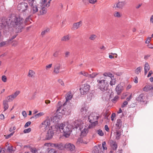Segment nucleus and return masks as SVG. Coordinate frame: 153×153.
I'll return each mask as SVG.
<instances>
[{
  "label": "nucleus",
  "instance_id": "f257e3e1",
  "mask_svg": "<svg viewBox=\"0 0 153 153\" xmlns=\"http://www.w3.org/2000/svg\"><path fill=\"white\" fill-rule=\"evenodd\" d=\"M24 20L19 15H11L6 19H2L0 23V29H7L9 31L20 32L23 28Z\"/></svg>",
  "mask_w": 153,
  "mask_h": 153
},
{
  "label": "nucleus",
  "instance_id": "f03ea898",
  "mask_svg": "<svg viewBox=\"0 0 153 153\" xmlns=\"http://www.w3.org/2000/svg\"><path fill=\"white\" fill-rule=\"evenodd\" d=\"M78 122V120L74 122V125H71L66 122L58 124L55 127L56 132L58 134L63 133L65 137H68L70 135L72 128H77L79 127L80 125L77 123Z\"/></svg>",
  "mask_w": 153,
  "mask_h": 153
},
{
  "label": "nucleus",
  "instance_id": "7ed1b4c3",
  "mask_svg": "<svg viewBox=\"0 0 153 153\" xmlns=\"http://www.w3.org/2000/svg\"><path fill=\"white\" fill-rule=\"evenodd\" d=\"M72 97V96L71 92H69L66 95L65 98L66 101L63 104L59 106L57 109L56 113L55 114H56V115H57L58 114H61L62 115H65V112L66 110V108L62 109V107H64L65 105H66L67 102L69 100H71Z\"/></svg>",
  "mask_w": 153,
  "mask_h": 153
},
{
  "label": "nucleus",
  "instance_id": "20e7f679",
  "mask_svg": "<svg viewBox=\"0 0 153 153\" xmlns=\"http://www.w3.org/2000/svg\"><path fill=\"white\" fill-rule=\"evenodd\" d=\"M105 80H97L99 88L102 92H104L108 89L107 84L105 83Z\"/></svg>",
  "mask_w": 153,
  "mask_h": 153
},
{
  "label": "nucleus",
  "instance_id": "39448f33",
  "mask_svg": "<svg viewBox=\"0 0 153 153\" xmlns=\"http://www.w3.org/2000/svg\"><path fill=\"white\" fill-rule=\"evenodd\" d=\"M65 149L72 153H74L76 152V149L75 146L72 143H67L64 145Z\"/></svg>",
  "mask_w": 153,
  "mask_h": 153
},
{
  "label": "nucleus",
  "instance_id": "423d86ee",
  "mask_svg": "<svg viewBox=\"0 0 153 153\" xmlns=\"http://www.w3.org/2000/svg\"><path fill=\"white\" fill-rule=\"evenodd\" d=\"M57 144L52 143H46L44 144L42 147V149L41 153H45L46 151L49 149L50 146L56 148Z\"/></svg>",
  "mask_w": 153,
  "mask_h": 153
},
{
  "label": "nucleus",
  "instance_id": "0eeeda50",
  "mask_svg": "<svg viewBox=\"0 0 153 153\" xmlns=\"http://www.w3.org/2000/svg\"><path fill=\"white\" fill-rule=\"evenodd\" d=\"M51 125L50 119H47L44 121L40 125V127L42 129L46 130L50 128Z\"/></svg>",
  "mask_w": 153,
  "mask_h": 153
},
{
  "label": "nucleus",
  "instance_id": "6e6552de",
  "mask_svg": "<svg viewBox=\"0 0 153 153\" xmlns=\"http://www.w3.org/2000/svg\"><path fill=\"white\" fill-rule=\"evenodd\" d=\"M28 8V4L25 2L20 3L18 6V9L22 12H25Z\"/></svg>",
  "mask_w": 153,
  "mask_h": 153
},
{
  "label": "nucleus",
  "instance_id": "1a4fd4ad",
  "mask_svg": "<svg viewBox=\"0 0 153 153\" xmlns=\"http://www.w3.org/2000/svg\"><path fill=\"white\" fill-rule=\"evenodd\" d=\"M104 76H108L110 77L111 80L110 81V84L111 86L115 85L116 83V79L114 78V76L110 72H105L103 74Z\"/></svg>",
  "mask_w": 153,
  "mask_h": 153
},
{
  "label": "nucleus",
  "instance_id": "9d476101",
  "mask_svg": "<svg viewBox=\"0 0 153 153\" xmlns=\"http://www.w3.org/2000/svg\"><path fill=\"white\" fill-rule=\"evenodd\" d=\"M77 123L78 124H79L80 125L79 127H78V128L79 127V129L81 130V137H84L87 134L88 132V127L85 126L83 128H82V129L81 128L82 127V125L81 123H80L78 121Z\"/></svg>",
  "mask_w": 153,
  "mask_h": 153
},
{
  "label": "nucleus",
  "instance_id": "9b49d317",
  "mask_svg": "<svg viewBox=\"0 0 153 153\" xmlns=\"http://www.w3.org/2000/svg\"><path fill=\"white\" fill-rule=\"evenodd\" d=\"M90 86L87 83L82 85V88L80 89V91L82 94H84L88 92L90 89Z\"/></svg>",
  "mask_w": 153,
  "mask_h": 153
},
{
  "label": "nucleus",
  "instance_id": "f8f14e48",
  "mask_svg": "<svg viewBox=\"0 0 153 153\" xmlns=\"http://www.w3.org/2000/svg\"><path fill=\"white\" fill-rule=\"evenodd\" d=\"M52 126H51L47 131V133L46 135V139L47 140H50L51 139L54 135V131L53 129Z\"/></svg>",
  "mask_w": 153,
  "mask_h": 153
},
{
  "label": "nucleus",
  "instance_id": "ddd939ff",
  "mask_svg": "<svg viewBox=\"0 0 153 153\" xmlns=\"http://www.w3.org/2000/svg\"><path fill=\"white\" fill-rule=\"evenodd\" d=\"M126 4V2L125 1H119L114 5L113 8L122 9Z\"/></svg>",
  "mask_w": 153,
  "mask_h": 153
},
{
  "label": "nucleus",
  "instance_id": "4468645a",
  "mask_svg": "<svg viewBox=\"0 0 153 153\" xmlns=\"http://www.w3.org/2000/svg\"><path fill=\"white\" fill-rule=\"evenodd\" d=\"M123 85V84L120 83L118 84L115 88V90L118 95H120L124 90Z\"/></svg>",
  "mask_w": 153,
  "mask_h": 153
},
{
  "label": "nucleus",
  "instance_id": "2eb2a0df",
  "mask_svg": "<svg viewBox=\"0 0 153 153\" xmlns=\"http://www.w3.org/2000/svg\"><path fill=\"white\" fill-rule=\"evenodd\" d=\"M20 93V91H17L14 94L7 97L6 98L8 100V101H12Z\"/></svg>",
  "mask_w": 153,
  "mask_h": 153
},
{
  "label": "nucleus",
  "instance_id": "dca6fc26",
  "mask_svg": "<svg viewBox=\"0 0 153 153\" xmlns=\"http://www.w3.org/2000/svg\"><path fill=\"white\" fill-rule=\"evenodd\" d=\"M82 22L81 21L78 22L74 23L72 25L71 29L72 30H75L78 29L82 26Z\"/></svg>",
  "mask_w": 153,
  "mask_h": 153
},
{
  "label": "nucleus",
  "instance_id": "f3484780",
  "mask_svg": "<svg viewBox=\"0 0 153 153\" xmlns=\"http://www.w3.org/2000/svg\"><path fill=\"white\" fill-rule=\"evenodd\" d=\"M136 100L138 102L144 103L145 101V97L143 94H141L137 97Z\"/></svg>",
  "mask_w": 153,
  "mask_h": 153
},
{
  "label": "nucleus",
  "instance_id": "a211bd4d",
  "mask_svg": "<svg viewBox=\"0 0 153 153\" xmlns=\"http://www.w3.org/2000/svg\"><path fill=\"white\" fill-rule=\"evenodd\" d=\"M110 145L112 149L114 150H116L117 148V144L115 141L112 140H110Z\"/></svg>",
  "mask_w": 153,
  "mask_h": 153
},
{
  "label": "nucleus",
  "instance_id": "6ab92c4d",
  "mask_svg": "<svg viewBox=\"0 0 153 153\" xmlns=\"http://www.w3.org/2000/svg\"><path fill=\"white\" fill-rule=\"evenodd\" d=\"M98 118V117L97 115H89L88 119L90 122H92L97 121Z\"/></svg>",
  "mask_w": 153,
  "mask_h": 153
},
{
  "label": "nucleus",
  "instance_id": "aec40b11",
  "mask_svg": "<svg viewBox=\"0 0 153 153\" xmlns=\"http://www.w3.org/2000/svg\"><path fill=\"white\" fill-rule=\"evenodd\" d=\"M61 115H55L51 117L50 120H51V121H52L53 123H56L59 121L60 118V117Z\"/></svg>",
  "mask_w": 153,
  "mask_h": 153
},
{
  "label": "nucleus",
  "instance_id": "412c9836",
  "mask_svg": "<svg viewBox=\"0 0 153 153\" xmlns=\"http://www.w3.org/2000/svg\"><path fill=\"white\" fill-rule=\"evenodd\" d=\"M38 11V8L37 5H35V6H33V5L32 6H31L30 11V13L31 14H35Z\"/></svg>",
  "mask_w": 153,
  "mask_h": 153
},
{
  "label": "nucleus",
  "instance_id": "4be33fe9",
  "mask_svg": "<svg viewBox=\"0 0 153 153\" xmlns=\"http://www.w3.org/2000/svg\"><path fill=\"white\" fill-rule=\"evenodd\" d=\"M47 0H42V1L41 3L40 6L43 7H48L50 6V4L47 2Z\"/></svg>",
  "mask_w": 153,
  "mask_h": 153
},
{
  "label": "nucleus",
  "instance_id": "5701e85b",
  "mask_svg": "<svg viewBox=\"0 0 153 153\" xmlns=\"http://www.w3.org/2000/svg\"><path fill=\"white\" fill-rule=\"evenodd\" d=\"M10 101H8V100L7 99V100H4L3 101V105L4 106V111L7 110L9 107L8 104V102Z\"/></svg>",
  "mask_w": 153,
  "mask_h": 153
},
{
  "label": "nucleus",
  "instance_id": "b1692460",
  "mask_svg": "<svg viewBox=\"0 0 153 153\" xmlns=\"http://www.w3.org/2000/svg\"><path fill=\"white\" fill-rule=\"evenodd\" d=\"M101 144H100L98 146H95L94 147L92 153H99L100 149Z\"/></svg>",
  "mask_w": 153,
  "mask_h": 153
},
{
  "label": "nucleus",
  "instance_id": "393cba45",
  "mask_svg": "<svg viewBox=\"0 0 153 153\" xmlns=\"http://www.w3.org/2000/svg\"><path fill=\"white\" fill-rule=\"evenodd\" d=\"M60 67V65L59 64L56 65L54 68L53 72L55 73L56 74H58L59 73Z\"/></svg>",
  "mask_w": 153,
  "mask_h": 153
},
{
  "label": "nucleus",
  "instance_id": "a878e982",
  "mask_svg": "<svg viewBox=\"0 0 153 153\" xmlns=\"http://www.w3.org/2000/svg\"><path fill=\"white\" fill-rule=\"evenodd\" d=\"M91 124H90L88 127V128H94L97 125L98 122L97 121H95L94 122H90Z\"/></svg>",
  "mask_w": 153,
  "mask_h": 153
},
{
  "label": "nucleus",
  "instance_id": "bb28decb",
  "mask_svg": "<svg viewBox=\"0 0 153 153\" xmlns=\"http://www.w3.org/2000/svg\"><path fill=\"white\" fill-rule=\"evenodd\" d=\"M151 89H153V86L152 87L149 85H146L143 88V90L146 92H147Z\"/></svg>",
  "mask_w": 153,
  "mask_h": 153
},
{
  "label": "nucleus",
  "instance_id": "cd10ccee",
  "mask_svg": "<svg viewBox=\"0 0 153 153\" xmlns=\"http://www.w3.org/2000/svg\"><path fill=\"white\" fill-rule=\"evenodd\" d=\"M41 9L40 10V15H43L46 13L47 9L45 7H41Z\"/></svg>",
  "mask_w": 153,
  "mask_h": 153
},
{
  "label": "nucleus",
  "instance_id": "c85d7f7f",
  "mask_svg": "<svg viewBox=\"0 0 153 153\" xmlns=\"http://www.w3.org/2000/svg\"><path fill=\"white\" fill-rule=\"evenodd\" d=\"M122 125L121 121L120 119H117L115 124L117 129H120Z\"/></svg>",
  "mask_w": 153,
  "mask_h": 153
},
{
  "label": "nucleus",
  "instance_id": "c756f323",
  "mask_svg": "<svg viewBox=\"0 0 153 153\" xmlns=\"http://www.w3.org/2000/svg\"><path fill=\"white\" fill-rule=\"evenodd\" d=\"M14 150L12 146H8L6 152L7 153H13Z\"/></svg>",
  "mask_w": 153,
  "mask_h": 153
},
{
  "label": "nucleus",
  "instance_id": "7c9ffc66",
  "mask_svg": "<svg viewBox=\"0 0 153 153\" xmlns=\"http://www.w3.org/2000/svg\"><path fill=\"white\" fill-rule=\"evenodd\" d=\"M70 39V36L69 35H66L63 36L61 39V41H68Z\"/></svg>",
  "mask_w": 153,
  "mask_h": 153
},
{
  "label": "nucleus",
  "instance_id": "2f4dec72",
  "mask_svg": "<svg viewBox=\"0 0 153 153\" xmlns=\"http://www.w3.org/2000/svg\"><path fill=\"white\" fill-rule=\"evenodd\" d=\"M30 150L32 153H36L38 152V149L35 147H30Z\"/></svg>",
  "mask_w": 153,
  "mask_h": 153
},
{
  "label": "nucleus",
  "instance_id": "473e14b6",
  "mask_svg": "<svg viewBox=\"0 0 153 153\" xmlns=\"http://www.w3.org/2000/svg\"><path fill=\"white\" fill-rule=\"evenodd\" d=\"M98 74V73H96L94 72L92 74H89L88 76V77L91 78H95L96 76Z\"/></svg>",
  "mask_w": 153,
  "mask_h": 153
},
{
  "label": "nucleus",
  "instance_id": "72a5a7b5",
  "mask_svg": "<svg viewBox=\"0 0 153 153\" xmlns=\"http://www.w3.org/2000/svg\"><path fill=\"white\" fill-rule=\"evenodd\" d=\"M122 15L119 12L115 11L114 14V16L115 17L120 18L121 17Z\"/></svg>",
  "mask_w": 153,
  "mask_h": 153
},
{
  "label": "nucleus",
  "instance_id": "f704fd0d",
  "mask_svg": "<svg viewBox=\"0 0 153 153\" xmlns=\"http://www.w3.org/2000/svg\"><path fill=\"white\" fill-rule=\"evenodd\" d=\"M142 70V67L139 66L136 68L135 70V73L137 74H139Z\"/></svg>",
  "mask_w": 153,
  "mask_h": 153
},
{
  "label": "nucleus",
  "instance_id": "c9c22d12",
  "mask_svg": "<svg viewBox=\"0 0 153 153\" xmlns=\"http://www.w3.org/2000/svg\"><path fill=\"white\" fill-rule=\"evenodd\" d=\"M57 146L56 148H57L59 150H63L65 149L64 148V145L63 146L62 144V143H60L59 144H57Z\"/></svg>",
  "mask_w": 153,
  "mask_h": 153
},
{
  "label": "nucleus",
  "instance_id": "e433bc0d",
  "mask_svg": "<svg viewBox=\"0 0 153 153\" xmlns=\"http://www.w3.org/2000/svg\"><path fill=\"white\" fill-rule=\"evenodd\" d=\"M144 66V70H147L149 71L150 70V67L149 63L148 62H145Z\"/></svg>",
  "mask_w": 153,
  "mask_h": 153
},
{
  "label": "nucleus",
  "instance_id": "4c0bfd02",
  "mask_svg": "<svg viewBox=\"0 0 153 153\" xmlns=\"http://www.w3.org/2000/svg\"><path fill=\"white\" fill-rule=\"evenodd\" d=\"M119 98V96L117 95L115 96L111 100V101L113 103H115L118 100Z\"/></svg>",
  "mask_w": 153,
  "mask_h": 153
},
{
  "label": "nucleus",
  "instance_id": "58836bf2",
  "mask_svg": "<svg viewBox=\"0 0 153 153\" xmlns=\"http://www.w3.org/2000/svg\"><path fill=\"white\" fill-rule=\"evenodd\" d=\"M35 74V72L32 70H29L28 76L29 77H32Z\"/></svg>",
  "mask_w": 153,
  "mask_h": 153
},
{
  "label": "nucleus",
  "instance_id": "ea45409f",
  "mask_svg": "<svg viewBox=\"0 0 153 153\" xmlns=\"http://www.w3.org/2000/svg\"><path fill=\"white\" fill-rule=\"evenodd\" d=\"M31 15H30L28 16V17L26 18L25 21V22L26 24H28V22H30V21L31 20Z\"/></svg>",
  "mask_w": 153,
  "mask_h": 153
},
{
  "label": "nucleus",
  "instance_id": "a19ab883",
  "mask_svg": "<svg viewBox=\"0 0 153 153\" xmlns=\"http://www.w3.org/2000/svg\"><path fill=\"white\" fill-rule=\"evenodd\" d=\"M116 138L118 140L121 135V133L119 131H117L115 133Z\"/></svg>",
  "mask_w": 153,
  "mask_h": 153
},
{
  "label": "nucleus",
  "instance_id": "79ce46f5",
  "mask_svg": "<svg viewBox=\"0 0 153 153\" xmlns=\"http://www.w3.org/2000/svg\"><path fill=\"white\" fill-rule=\"evenodd\" d=\"M9 41L2 42L0 43V47H2L6 45H7L9 43Z\"/></svg>",
  "mask_w": 153,
  "mask_h": 153
},
{
  "label": "nucleus",
  "instance_id": "37998d69",
  "mask_svg": "<svg viewBox=\"0 0 153 153\" xmlns=\"http://www.w3.org/2000/svg\"><path fill=\"white\" fill-rule=\"evenodd\" d=\"M97 133L99 135L102 136L104 135V133L102 130L101 129H99L97 131Z\"/></svg>",
  "mask_w": 153,
  "mask_h": 153
},
{
  "label": "nucleus",
  "instance_id": "c03bdc74",
  "mask_svg": "<svg viewBox=\"0 0 153 153\" xmlns=\"http://www.w3.org/2000/svg\"><path fill=\"white\" fill-rule=\"evenodd\" d=\"M48 150L47 153H57V151L54 149H51Z\"/></svg>",
  "mask_w": 153,
  "mask_h": 153
},
{
  "label": "nucleus",
  "instance_id": "a18cd8bd",
  "mask_svg": "<svg viewBox=\"0 0 153 153\" xmlns=\"http://www.w3.org/2000/svg\"><path fill=\"white\" fill-rule=\"evenodd\" d=\"M58 82L59 84H60V85L62 86H64L65 84L64 83V82L62 80V79H59L58 80Z\"/></svg>",
  "mask_w": 153,
  "mask_h": 153
},
{
  "label": "nucleus",
  "instance_id": "49530a36",
  "mask_svg": "<svg viewBox=\"0 0 153 153\" xmlns=\"http://www.w3.org/2000/svg\"><path fill=\"white\" fill-rule=\"evenodd\" d=\"M96 37L97 36L96 35L94 34H92L90 36L89 39L91 40H94L96 39Z\"/></svg>",
  "mask_w": 153,
  "mask_h": 153
},
{
  "label": "nucleus",
  "instance_id": "de8ad7c7",
  "mask_svg": "<svg viewBox=\"0 0 153 153\" xmlns=\"http://www.w3.org/2000/svg\"><path fill=\"white\" fill-rule=\"evenodd\" d=\"M80 74L86 77H88V73L84 71H81L80 72Z\"/></svg>",
  "mask_w": 153,
  "mask_h": 153
},
{
  "label": "nucleus",
  "instance_id": "09e8293b",
  "mask_svg": "<svg viewBox=\"0 0 153 153\" xmlns=\"http://www.w3.org/2000/svg\"><path fill=\"white\" fill-rule=\"evenodd\" d=\"M81 111L82 113V114H86V112L87 111L86 109L84 108H82L80 110Z\"/></svg>",
  "mask_w": 153,
  "mask_h": 153
},
{
  "label": "nucleus",
  "instance_id": "8fccbe9b",
  "mask_svg": "<svg viewBox=\"0 0 153 153\" xmlns=\"http://www.w3.org/2000/svg\"><path fill=\"white\" fill-rule=\"evenodd\" d=\"M49 30V29L47 28L45 30L42 31L41 33V35L42 36L44 35L47 33Z\"/></svg>",
  "mask_w": 153,
  "mask_h": 153
},
{
  "label": "nucleus",
  "instance_id": "3c124183",
  "mask_svg": "<svg viewBox=\"0 0 153 153\" xmlns=\"http://www.w3.org/2000/svg\"><path fill=\"white\" fill-rule=\"evenodd\" d=\"M102 147L103 150H107V148L106 147V143L105 141H104L102 143Z\"/></svg>",
  "mask_w": 153,
  "mask_h": 153
},
{
  "label": "nucleus",
  "instance_id": "603ef678",
  "mask_svg": "<svg viewBox=\"0 0 153 153\" xmlns=\"http://www.w3.org/2000/svg\"><path fill=\"white\" fill-rule=\"evenodd\" d=\"M27 1L30 5L31 6H32L35 1V0H27Z\"/></svg>",
  "mask_w": 153,
  "mask_h": 153
},
{
  "label": "nucleus",
  "instance_id": "864d4df0",
  "mask_svg": "<svg viewBox=\"0 0 153 153\" xmlns=\"http://www.w3.org/2000/svg\"><path fill=\"white\" fill-rule=\"evenodd\" d=\"M31 131V129L30 128H28L27 129H25L23 132L25 133H28L30 132Z\"/></svg>",
  "mask_w": 153,
  "mask_h": 153
},
{
  "label": "nucleus",
  "instance_id": "5fc2aeb1",
  "mask_svg": "<svg viewBox=\"0 0 153 153\" xmlns=\"http://www.w3.org/2000/svg\"><path fill=\"white\" fill-rule=\"evenodd\" d=\"M14 133V132L13 131V132H11L10 134L7 136L4 135V136L5 137V138L6 139H8V138H9L11 136L13 135Z\"/></svg>",
  "mask_w": 153,
  "mask_h": 153
},
{
  "label": "nucleus",
  "instance_id": "6e6d98bb",
  "mask_svg": "<svg viewBox=\"0 0 153 153\" xmlns=\"http://www.w3.org/2000/svg\"><path fill=\"white\" fill-rule=\"evenodd\" d=\"M2 80L4 82H5L7 81V77L5 76H3L2 77Z\"/></svg>",
  "mask_w": 153,
  "mask_h": 153
},
{
  "label": "nucleus",
  "instance_id": "4d7b16f0",
  "mask_svg": "<svg viewBox=\"0 0 153 153\" xmlns=\"http://www.w3.org/2000/svg\"><path fill=\"white\" fill-rule=\"evenodd\" d=\"M31 124V122L30 121L28 122L25 123L24 126V127L25 128L28 127L29 125Z\"/></svg>",
  "mask_w": 153,
  "mask_h": 153
},
{
  "label": "nucleus",
  "instance_id": "13d9d810",
  "mask_svg": "<svg viewBox=\"0 0 153 153\" xmlns=\"http://www.w3.org/2000/svg\"><path fill=\"white\" fill-rule=\"evenodd\" d=\"M151 38H152V37H148L147 38V39L145 42L146 43V44L149 43Z\"/></svg>",
  "mask_w": 153,
  "mask_h": 153
},
{
  "label": "nucleus",
  "instance_id": "bf43d9fd",
  "mask_svg": "<svg viewBox=\"0 0 153 153\" xmlns=\"http://www.w3.org/2000/svg\"><path fill=\"white\" fill-rule=\"evenodd\" d=\"M59 51H56L53 54V56L55 57H57L59 54Z\"/></svg>",
  "mask_w": 153,
  "mask_h": 153
},
{
  "label": "nucleus",
  "instance_id": "052dcab7",
  "mask_svg": "<svg viewBox=\"0 0 153 153\" xmlns=\"http://www.w3.org/2000/svg\"><path fill=\"white\" fill-rule=\"evenodd\" d=\"M128 104V102L127 101H125L124 102L123 104L121 105V107L122 108H123L125 106L127 105Z\"/></svg>",
  "mask_w": 153,
  "mask_h": 153
},
{
  "label": "nucleus",
  "instance_id": "680f3d73",
  "mask_svg": "<svg viewBox=\"0 0 153 153\" xmlns=\"http://www.w3.org/2000/svg\"><path fill=\"white\" fill-rule=\"evenodd\" d=\"M151 56L150 54L146 55L144 56V59L145 60H147L149 58V57Z\"/></svg>",
  "mask_w": 153,
  "mask_h": 153
},
{
  "label": "nucleus",
  "instance_id": "e2e57ef3",
  "mask_svg": "<svg viewBox=\"0 0 153 153\" xmlns=\"http://www.w3.org/2000/svg\"><path fill=\"white\" fill-rule=\"evenodd\" d=\"M105 129L107 131H109V128L107 125H105L104 127Z\"/></svg>",
  "mask_w": 153,
  "mask_h": 153
},
{
  "label": "nucleus",
  "instance_id": "0e129e2a",
  "mask_svg": "<svg viewBox=\"0 0 153 153\" xmlns=\"http://www.w3.org/2000/svg\"><path fill=\"white\" fill-rule=\"evenodd\" d=\"M134 81L135 83H137L138 82V78L137 76H135L134 79Z\"/></svg>",
  "mask_w": 153,
  "mask_h": 153
},
{
  "label": "nucleus",
  "instance_id": "69168bd1",
  "mask_svg": "<svg viewBox=\"0 0 153 153\" xmlns=\"http://www.w3.org/2000/svg\"><path fill=\"white\" fill-rule=\"evenodd\" d=\"M52 64H50L49 65H46V69L47 70L48 68H50L52 67Z\"/></svg>",
  "mask_w": 153,
  "mask_h": 153
},
{
  "label": "nucleus",
  "instance_id": "338daca9",
  "mask_svg": "<svg viewBox=\"0 0 153 153\" xmlns=\"http://www.w3.org/2000/svg\"><path fill=\"white\" fill-rule=\"evenodd\" d=\"M39 115H34L33 116L31 117L30 119H33L35 120L37 118L39 117Z\"/></svg>",
  "mask_w": 153,
  "mask_h": 153
},
{
  "label": "nucleus",
  "instance_id": "774afa93",
  "mask_svg": "<svg viewBox=\"0 0 153 153\" xmlns=\"http://www.w3.org/2000/svg\"><path fill=\"white\" fill-rule=\"evenodd\" d=\"M148 47L150 49H153V45L152 44H149L147 45Z\"/></svg>",
  "mask_w": 153,
  "mask_h": 153
}]
</instances>
